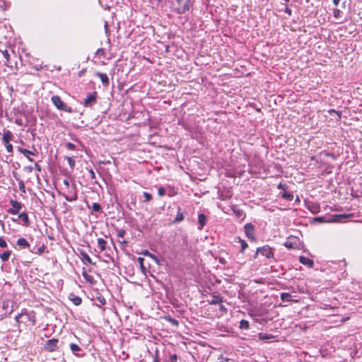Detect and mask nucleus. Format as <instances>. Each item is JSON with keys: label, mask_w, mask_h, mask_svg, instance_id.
Listing matches in <instances>:
<instances>
[{"label": "nucleus", "mask_w": 362, "mask_h": 362, "mask_svg": "<svg viewBox=\"0 0 362 362\" xmlns=\"http://www.w3.org/2000/svg\"><path fill=\"white\" fill-rule=\"evenodd\" d=\"M141 254H143L145 256L148 257L150 255L151 252H149L147 250H145L144 251H143L141 252Z\"/></svg>", "instance_id": "nucleus-52"}, {"label": "nucleus", "mask_w": 362, "mask_h": 362, "mask_svg": "<svg viewBox=\"0 0 362 362\" xmlns=\"http://www.w3.org/2000/svg\"><path fill=\"white\" fill-rule=\"evenodd\" d=\"M92 211L95 212H102V207L98 203H93L91 206Z\"/></svg>", "instance_id": "nucleus-29"}, {"label": "nucleus", "mask_w": 362, "mask_h": 362, "mask_svg": "<svg viewBox=\"0 0 362 362\" xmlns=\"http://www.w3.org/2000/svg\"><path fill=\"white\" fill-rule=\"evenodd\" d=\"M65 199L68 202H74L77 200L78 195L76 189H74L73 192H70L69 194H64Z\"/></svg>", "instance_id": "nucleus-16"}, {"label": "nucleus", "mask_w": 362, "mask_h": 362, "mask_svg": "<svg viewBox=\"0 0 362 362\" xmlns=\"http://www.w3.org/2000/svg\"><path fill=\"white\" fill-rule=\"evenodd\" d=\"M97 243L98 247H100V252H103L104 250H105L107 243L105 239L101 238H98L97 240Z\"/></svg>", "instance_id": "nucleus-20"}, {"label": "nucleus", "mask_w": 362, "mask_h": 362, "mask_svg": "<svg viewBox=\"0 0 362 362\" xmlns=\"http://www.w3.org/2000/svg\"><path fill=\"white\" fill-rule=\"evenodd\" d=\"M341 0H333V3L335 6H337Z\"/></svg>", "instance_id": "nucleus-56"}, {"label": "nucleus", "mask_w": 362, "mask_h": 362, "mask_svg": "<svg viewBox=\"0 0 362 362\" xmlns=\"http://www.w3.org/2000/svg\"><path fill=\"white\" fill-rule=\"evenodd\" d=\"M143 195H144V197L145 198L144 200V202H149L153 199L152 195L150 193L147 192H143Z\"/></svg>", "instance_id": "nucleus-32"}, {"label": "nucleus", "mask_w": 362, "mask_h": 362, "mask_svg": "<svg viewBox=\"0 0 362 362\" xmlns=\"http://www.w3.org/2000/svg\"><path fill=\"white\" fill-rule=\"evenodd\" d=\"M122 243H124V244H127V243H128V242H127V241H126V240H124V241H123Z\"/></svg>", "instance_id": "nucleus-59"}, {"label": "nucleus", "mask_w": 362, "mask_h": 362, "mask_svg": "<svg viewBox=\"0 0 362 362\" xmlns=\"http://www.w3.org/2000/svg\"><path fill=\"white\" fill-rule=\"evenodd\" d=\"M258 337L260 340H268L274 338V336L270 334L259 333Z\"/></svg>", "instance_id": "nucleus-25"}, {"label": "nucleus", "mask_w": 362, "mask_h": 362, "mask_svg": "<svg viewBox=\"0 0 362 362\" xmlns=\"http://www.w3.org/2000/svg\"><path fill=\"white\" fill-rule=\"evenodd\" d=\"M259 252H260L263 256L266 257L267 259L274 258V252L272 251V249L268 245H265L262 247L257 248V252L255 255V258L257 257Z\"/></svg>", "instance_id": "nucleus-7"}, {"label": "nucleus", "mask_w": 362, "mask_h": 362, "mask_svg": "<svg viewBox=\"0 0 362 362\" xmlns=\"http://www.w3.org/2000/svg\"><path fill=\"white\" fill-rule=\"evenodd\" d=\"M89 173H90V176H91V178H92V179L95 178V173H94V171L93 170V169H90V170H89Z\"/></svg>", "instance_id": "nucleus-49"}, {"label": "nucleus", "mask_w": 362, "mask_h": 362, "mask_svg": "<svg viewBox=\"0 0 362 362\" xmlns=\"http://www.w3.org/2000/svg\"><path fill=\"white\" fill-rule=\"evenodd\" d=\"M59 339L56 338H52L51 339L47 340L43 345V350L47 352H55L59 349Z\"/></svg>", "instance_id": "nucleus-5"}, {"label": "nucleus", "mask_w": 362, "mask_h": 362, "mask_svg": "<svg viewBox=\"0 0 362 362\" xmlns=\"http://www.w3.org/2000/svg\"><path fill=\"white\" fill-rule=\"evenodd\" d=\"M15 320L19 327L21 324L26 326H34L37 322L36 313L33 310L28 312L27 309L24 308L22 309L21 313L16 316Z\"/></svg>", "instance_id": "nucleus-1"}, {"label": "nucleus", "mask_w": 362, "mask_h": 362, "mask_svg": "<svg viewBox=\"0 0 362 362\" xmlns=\"http://www.w3.org/2000/svg\"><path fill=\"white\" fill-rule=\"evenodd\" d=\"M172 321H173V323L177 322V321L175 320H172Z\"/></svg>", "instance_id": "nucleus-60"}, {"label": "nucleus", "mask_w": 362, "mask_h": 362, "mask_svg": "<svg viewBox=\"0 0 362 362\" xmlns=\"http://www.w3.org/2000/svg\"><path fill=\"white\" fill-rule=\"evenodd\" d=\"M69 299L76 306L80 305L82 303V299L74 293L69 294Z\"/></svg>", "instance_id": "nucleus-17"}, {"label": "nucleus", "mask_w": 362, "mask_h": 362, "mask_svg": "<svg viewBox=\"0 0 362 362\" xmlns=\"http://www.w3.org/2000/svg\"><path fill=\"white\" fill-rule=\"evenodd\" d=\"M177 360V356L176 354H173L170 356V361L168 362H176Z\"/></svg>", "instance_id": "nucleus-43"}, {"label": "nucleus", "mask_w": 362, "mask_h": 362, "mask_svg": "<svg viewBox=\"0 0 362 362\" xmlns=\"http://www.w3.org/2000/svg\"><path fill=\"white\" fill-rule=\"evenodd\" d=\"M19 189L22 193H25V186L23 180H20L18 182Z\"/></svg>", "instance_id": "nucleus-35"}, {"label": "nucleus", "mask_w": 362, "mask_h": 362, "mask_svg": "<svg viewBox=\"0 0 362 362\" xmlns=\"http://www.w3.org/2000/svg\"><path fill=\"white\" fill-rule=\"evenodd\" d=\"M238 240H239L238 242L240 243V245H241V249H240V252L241 253H244L245 250L248 247V245L245 242V240L241 239L240 238H238Z\"/></svg>", "instance_id": "nucleus-27"}, {"label": "nucleus", "mask_w": 362, "mask_h": 362, "mask_svg": "<svg viewBox=\"0 0 362 362\" xmlns=\"http://www.w3.org/2000/svg\"><path fill=\"white\" fill-rule=\"evenodd\" d=\"M13 135L10 130H5L4 132L2 141L5 145L6 151L8 153H12L13 151V148L10 141L13 139Z\"/></svg>", "instance_id": "nucleus-4"}, {"label": "nucleus", "mask_w": 362, "mask_h": 362, "mask_svg": "<svg viewBox=\"0 0 362 362\" xmlns=\"http://www.w3.org/2000/svg\"><path fill=\"white\" fill-rule=\"evenodd\" d=\"M245 233L246 236L251 240L255 241L256 238L255 236V227L249 223L245 225Z\"/></svg>", "instance_id": "nucleus-8"}, {"label": "nucleus", "mask_w": 362, "mask_h": 362, "mask_svg": "<svg viewBox=\"0 0 362 362\" xmlns=\"http://www.w3.org/2000/svg\"><path fill=\"white\" fill-rule=\"evenodd\" d=\"M8 305H5V303H4L3 304V308H4L5 307H6Z\"/></svg>", "instance_id": "nucleus-58"}, {"label": "nucleus", "mask_w": 362, "mask_h": 362, "mask_svg": "<svg viewBox=\"0 0 362 362\" xmlns=\"http://www.w3.org/2000/svg\"><path fill=\"white\" fill-rule=\"evenodd\" d=\"M282 197L285 199H287V200H292L293 198V194L290 193V192H284L283 194H282Z\"/></svg>", "instance_id": "nucleus-34"}, {"label": "nucleus", "mask_w": 362, "mask_h": 362, "mask_svg": "<svg viewBox=\"0 0 362 362\" xmlns=\"http://www.w3.org/2000/svg\"><path fill=\"white\" fill-rule=\"evenodd\" d=\"M1 52H2V54H3L4 57L6 59L5 64H6V66H9L8 65V62H9V60H10L9 53H8V52L6 49L2 51Z\"/></svg>", "instance_id": "nucleus-30"}, {"label": "nucleus", "mask_w": 362, "mask_h": 362, "mask_svg": "<svg viewBox=\"0 0 362 362\" xmlns=\"http://www.w3.org/2000/svg\"><path fill=\"white\" fill-rule=\"evenodd\" d=\"M45 250V246L43 245L38 248V250H37L38 254H40V255L42 254Z\"/></svg>", "instance_id": "nucleus-46"}, {"label": "nucleus", "mask_w": 362, "mask_h": 362, "mask_svg": "<svg viewBox=\"0 0 362 362\" xmlns=\"http://www.w3.org/2000/svg\"><path fill=\"white\" fill-rule=\"evenodd\" d=\"M51 101L59 110H62L68 113H71L73 111L72 107L65 104L59 95L52 96Z\"/></svg>", "instance_id": "nucleus-2"}, {"label": "nucleus", "mask_w": 362, "mask_h": 362, "mask_svg": "<svg viewBox=\"0 0 362 362\" xmlns=\"http://www.w3.org/2000/svg\"><path fill=\"white\" fill-rule=\"evenodd\" d=\"M12 252L11 250H6L3 253L0 254V259L1 262H5L8 260L11 255Z\"/></svg>", "instance_id": "nucleus-22"}, {"label": "nucleus", "mask_w": 362, "mask_h": 362, "mask_svg": "<svg viewBox=\"0 0 362 362\" xmlns=\"http://www.w3.org/2000/svg\"><path fill=\"white\" fill-rule=\"evenodd\" d=\"M7 245L6 241L2 237H0V247L5 248Z\"/></svg>", "instance_id": "nucleus-39"}, {"label": "nucleus", "mask_w": 362, "mask_h": 362, "mask_svg": "<svg viewBox=\"0 0 362 362\" xmlns=\"http://www.w3.org/2000/svg\"><path fill=\"white\" fill-rule=\"evenodd\" d=\"M82 275L87 281H88L90 283L93 282V276L91 275H89L84 268L82 272Z\"/></svg>", "instance_id": "nucleus-26"}, {"label": "nucleus", "mask_w": 362, "mask_h": 362, "mask_svg": "<svg viewBox=\"0 0 362 362\" xmlns=\"http://www.w3.org/2000/svg\"><path fill=\"white\" fill-rule=\"evenodd\" d=\"M80 255H81V259L83 262H86L87 263H88L90 264H93V265L95 264V263H93L92 262V259L90 257V256L86 252H84L83 250H80Z\"/></svg>", "instance_id": "nucleus-19"}, {"label": "nucleus", "mask_w": 362, "mask_h": 362, "mask_svg": "<svg viewBox=\"0 0 362 362\" xmlns=\"http://www.w3.org/2000/svg\"><path fill=\"white\" fill-rule=\"evenodd\" d=\"M198 222L199 223V229H202L206 223V218L204 214H200L198 216Z\"/></svg>", "instance_id": "nucleus-23"}, {"label": "nucleus", "mask_w": 362, "mask_h": 362, "mask_svg": "<svg viewBox=\"0 0 362 362\" xmlns=\"http://www.w3.org/2000/svg\"><path fill=\"white\" fill-rule=\"evenodd\" d=\"M352 214H334L332 216V221L333 222H341L343 219L352 217Z\"/></svg>", "instance_id": "nucleus-10"}, {"label": "nucleus", "mask_w": 362, "mask_h": 362, "mask_svg": "<svg viewBox=\"0 0 362 362\" xmlns=\"http://www.w3.org/2000/svg\"><path fill=\"white\" fill-rule=\"evenodd\" d=\"M96 55L99 56V57H104L105 55V52L104 49H103V48L98 49L96 51Z\"/></svg>", "instance_id": "nucleus-37"}, {"label": "nucleus", "mask_w": 362, "mask_h": 362, "mask_svg": "<svg viewBox=\"0 0 362 362\" xmlns=\"http://www.w3.org/2000/svg\"><path fill=\"white\" fill-rule=\"evenodd\" d=\"M237 217L240 218L244 215L243 211L240 209L233 210Z\"/></svg>", "instance_id": "nucleus-40"}, {"label": "nucleus", "mask_w": 362, "mask_h": 362, "mask_svg": "<svg viewBox=\"0 0 362 362\" xmlns=\"http://www.w3.org/2000/svg\"><path fill=\"white\" fill-rule=\"evenodd\" d=\"M95 76H96L97 77H98L100 79L101 82L103 83V84L104 86H107L109 85V83H110L109 78L106 74L96 72L95 74Z\"/></svg>", "instance_id": "nucleus-13"}, {"label": "nucleus", "mask_w": 362, "mask_h": 362, "mask_svg": "<svg viewBox=\"0 0 362 362\" xmlns=\"http://www.w3.org/2000/svg\"><path fill=\"white\" fill-rule=\"evenodd\" d=\"M278 188H279V189H286V185H285V184L280 183V184L278 185Z\"/></svg>", "instance_id": "nucleus-51"}, {"label": "nucleus", "mask_w": 362, "mask_h": 362, "mask_svg": "<svg viewBox=\"0 0 362 362\" xmlns=\"http://www.w3.org/2000/svg\"><path fill=\"white\" fill-rule=\"evenodd\" d=\"M223 297L220 295L212 296V298L209 300V303L211 305L221 304L223 303Z\"/></svg>", "instance_id": "nucleus-18"}, {"label": "nucleus", "mask_w": 362, "mask_h": 362, "mask_svg": "<svg viewBox=\"0 0 362 362\" xmlns=\"http://www.w3.org/2000/svg\"><path fill=\"white\" fill-rule=\"evenodd\" d=\"M35 169H36V170H37L38 171H40V170H41V167H40V165L38 163H35Z\"/></svg>", "instance_id": "nucleus-53"}, {"label": "nucleus", "mask_w": 362, "mask_h": 362, "mask_svg": "<svg viewBox=\"0 0 362 362\" xmlns=\"http://www.w3.org/2000/svg\"><path fill=\"white\" fill-rule=\"evenodd\" d=\"M341 11L339 8H334L333 11V15L335 18H338L340 16Z\"/></svg>", "instance_id": "nucleus-42"}, {"label": "nucleus", "mask_w": 362, "mask_h": 362, "mask_svg": "<svg viewBox=\"0 0 362 362\" xmlns=\"http://www.w3.org/2000/svg\"><path fill=\"white\" fill-rule=\"evenodd\" d=\"M148 257H151L153 260H154L157 264L159 263L158 258L156 255H154L153 254L151 253Z\"/></svg>", "instance_id": "nucleus-44"}, {"label": "nucleus", "mask_w": 362, "mask_h": 362, "mask_svg": "<svg viewBox=\"0 0 362 362\" xmlns=\"http://www.w3.org/2000/svg\"><path fill=\"white\" fill-rule=\"evenodd\" d=\"M16 244L21 249H27L30 247V243L25 238H19L17 240Z\"/></svg>", "instance_id": "nucleus-15"}, {"label": "nucleus", "mask_w": 362, "mask_h": 362, "mask_svg": "<svg viewBox=\"0 0 362 362\" xmlns=\"http://www.w3.org/2000/svg\"><path fill=\"white\" fill-rule=\"evenodd\" d=\"M144 258H143V257H139L138 258V262H139V264H140V265H141V268H143V269H144Z\"/></svg>", "instance_id": "nucleus-45"}, {"label": "nucleus", "mask_w": 362, "mask_h": 362, "mask_svg": "<svg viewBox=\"0 0 362 362\" xmlns=\"http://www.w3.org/2000/svg\"><path fill=\"white\" fill-rule=\"evenodd\" d=\"M166 190L164 187H159L158 190V194L160 197H163L165 194Z\"/></svg>", "instance_id": "nucleus-38"}, {"label": "nucleus", "mask_w": 362, "mask_h": 362, "mask_svg": "<svg viewBox=\"0 0 362 362\" xmlns=\"http://www.w3.org/2000/svg\"><path fill=\"white\" fill-rule=\"evenodd\" d=\"M240 327L241 329H249V322L245 320H242L240 322Z\"/></svg>", "instance_id": "nucleus-31"}, {"label": "nucleus", "mask_w": 362, "mask_h": 362, "mask_svg": "<svg viewBox=\"0 0 362 362\" xmlns=\"http://www.w3.org/2000/svg\"><path fill=\"white\" fill-rule=\"evenodd\" d=\"M184 219V215L180 211V209L179 208L178 209V211H177V216L174 220V222H180L182 221V220Z\"/></svg>", "instance_id": "nucleus-28"}, {"label": "nucleus", "mask_w": 362, "mask_h": 362, "mask_svg": "<svg viewBox=\"0 0 362 362\" xmlns=\"http://www.w3.org/2000/svg\"><path fill=\"white\" fill-rule=\"evenodd\" d=\"M65 147L68 149V150H74L76 148V146L75 144H74L73 143L71 142H68L65 144Z\"/></svg>", "instance_id": "nucleus-36"}, {"label": "nucleus", "mask_w": 362, "mask_h": 362, "mask_svg": "<svg viewBox=\"0 0 362 362\" xmlns=\"http://www.w3.org/2000/svg\"><path fill=\"white\" fill-rule=\"evenodd\" d=\"M286 2H288L290 0H284Z\"/></svg>", "instance_id": "nucleus-63"}, {"label": "nucleus", "mask_w": 362, "mask_h": 362, "mask_svg": "<svg viewBox=\"0 0 362 362\" xmlns=\"http://www.w3.org/2000/svg\"><path fill=\"white\" fill-rule=\"evenodd\" d=\"M281 299L282 301L284 302H291V301H295V302H298V300H293L292 299V296L290 293H281Z\"/></svg>", "instance_id": "nucleus-21"}, {"label": "nucleus", "mask_w": 362, "mask_h": 362, "mask_svg": "<svg viewBox=\"0 0 362 362\" xmlns=\"http://www.w3.org/2000/svg\"><path fill=\"white\" fill-rule=\"evenodd\" d=\"M285 12H286L288 15H289V16H291V13H292V12H291V8H289L288 6H286V7L285 8Z\"/></svg>", "instance_id": "nucleus-48"}, {"label": "nucleus", "mask_w": 362, "mask_h": 362, "mask_svg": "<svg viewBox=\"0 0 362 362\" xmlns=\"http://www.w3.org/2000/svg\"><path fill=\"white\" fill-rule=\"evenodd\" d=\"M18 218L22 221L23 225L24 226L28 227L30 225V221L28 215L26 212H22V213L19 214Z\"/></svg>", "instance_id": "nucleus-12"}, {"label": "nucleus", "mask_w": 362, "mask_h": 362, "mask_svg": "<svg viewBox=\"0 0 362 362\" xmlns=\"http://www.w3.org/2000/svg\"><path fill=\"white\" fill-rule=\"evenodd\" d=\"M126 234V231L124 229H119L117 231V238H123Z\"/></svg>", "instance_id": "nucleus-41"}, {"label": "nucleus", "mask_w": 362, "mask_h": 362, "mask_svg": "<svg viewBox=\"0 0 362 362\" xmlns=\"http://www.w3.org/2000/svg\"><path fill=\"white\" fill-rule=\"evenodd\" d=\"M64 185H65V186H66V187H68V188H69V186H70V185H69V182L68 180H64Z\"/></svg>", "instance_id": "nucleus-54"}, {"label": "nucleus", "mask_w": 362, "mask_h": 362, "mask_svg": "<svg viewBox=\"0 0 362 362\" xmlns=\"http://www.w3.org/2000/svg\"><path fill=\"white\" fill-rule=\"evenodd\" d=\"M97 92H93L89 94L83 101V105L85 107H90L96 103Z\"/></svg>", "instance_id": "nucleus-9"}, {"label": "nucleus", "mask_w": 362, "mask_h": 362, "mask_svg": "<svg viewBox=\"0 0 362 362\" xmlns=\"http://www.w3.org/2000/svg\"><path fill=\"white\" fill-rule=\"evenodd\" d=\"M219 309H220L221 311H222L223 313H226L227 312V308L224 305H220Z\"/></svg>", "instance_id": "nucleus-47"}, {"label": "nucleus", "mask_w": 362, "mask_h": 362, "mask_svg": "<svg viewBox=\"0 0 362 362\" xmlns=\"http://www.w3.org/2000/svg\"><path fill=\"white\" fill-rule=\"evenodd\" d=\"M177 6L175 7V11L179 14H182L189 11L192 7L191 0H176Z\"/></svg>", "instance_id": "nucleus-3"}, {"label": "nucleus", "mask_w": 362, "mask_h": 362, "mask_svg": "<svg viewBox=\"0 0 362 362\" xmlns=\"http://www.w3.org/2000/svg\"><path fill=\"white\" fill-rule=\"evenodd\" d=\"M284 245L288 247V248H293V245L291 243H288V242H286L284 243Z\"/></svg>", "instance_id": "nucleus-50"}, {"label": "nucleus", "mask_w": 362, "mask_h": 362, "mask_svg": "<svg viewBox=\"0 0 362 362\" xmlns=\"http://www.w3.org/2000/svg\"><path fill=\"white\" fill-rule=\"evenodd\" d=\"M154 362H160L159 359L158 358V357L155 358Z\"/></svg>", "instance_id": "nucleus-57"}, {"label": "nucleus", "mask_w": 362, "mask_h": 362, "mask_svg": "<svg viewBox=\"0 0 362 362\" xmlns=\"http://www.w3.org/2000/svg\"><path fill=\"white\" fill-rule=\"evenodd\" d=\"M299 262L303 265L308 266L309 268H313L314 267V261L309 257L300 256Z\"/></svg>", "instance_id": "nucleus-11"}, {"label": "nucleus", "mask_w": 362, "mask_h": 362, "mask_svg": "<svg viewBox=\"0 0 362 362\" xmlns=\"http://www.w3.org/2000/svg\"><path fill=\"white\" fill-rule=\"evenodd\" d=\"M70 349L76 356H81L80 355L76 354V352L81 351V347L78 344L74 343L70 344Z\"/></svg>", "instance_id": "nucleus-24"}, {"label": "nucleus", "mask_w": 362, "mask_h": 362, "mask_svg": "<svg viewBox=\"0 0 362 362\" xmlns=\"http://www.w3.org/2000/svg\"><path fill=\"white\" fill-rule=\"evenodd\" d=\"M28 170H30V171L32 170V168H28Z\"/></svg>", "instance_id": "nucleus-62"}, {"label": "nucleus", "mask_w": 362, "mask_h": 362, "mask_svg": "<svg viewBox=\"0 0 362 362\" xmlns=\"http://www.w3.org/2000/svg\"><path fill=\"white\" fill-rule=\"evenodd\" d=\"M10 204L11 205V208L8 209V213L12 215H16L19 214L20 211L23 207V204L14 199H11L9 201Z\"/></svg>", "instance_id": "nucleus-6"}, {"label": "nucleus", "mask_w": 362, "mask_h": 362, "mask_svg": "<svg viewBox=\"0 0 362 362\" xmlns=\"http://www.w3.org/2000/svg\"><path fill=\"white\" fill-rule=\"evenodd\" d=\"M66 159L71 169H74L75 167V160L72 157H66Z\"/></svg>", "instance_id": "nucleus-33"}, {"label": "nucleus", "mask_w": 362, "mask_h": 362, "mask_svg": "<svg viewBox=\"0 0 362 362\" xmlns=\"http://www.w3.org/2000/svg\"><path fill=\"white\" fill-rule=\"evenodd\" d=\"M325 155H326V156H330L332 158H335V156L331 153H326Z\"/></svg>", "instance_id": "nucleus-55"}, {"label": "nucleus", "mask_w": 362, "mask_h": 362, "mask_svg": "<svg viewBox=\"0 0 362 362\" xmlns=\"http://www.w3.org/2000/svg\"><path fill=\"white\" fill-rule=\"evenodd\" d=\"M28 170H30V171L32 170V168H28Z\"/></svg>", "instance_id": "nucleus-61"}, {"label": "nucleus", "mask_w": 362, "mask_h": 362, "mask_svg": "<svg viewBox=\"0 0 362 362\" xmlns=\"http://www.w3.org/2000/svg\"><path fill=\"white\" fill-rule=\"evenodd\" d=\"M18 151L21 153L22 154L24 155L25 157L27 158V159L30 161V162H33V158H31L30 157V155H35V153L30 151V150H28V149H25V148H21V147H18Z\"/></svg>", "instance_id": "nucleus-14"}]
</instances>
